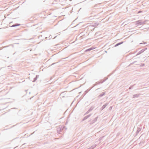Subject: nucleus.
<instances>
[{"label":"nucleus","instance_id":"21","mask_svg":"<svg viewBox=\"0 0 149 149\" xmlns=\"http://www.w3.org/2000/svg\"><path fill=\"white\" fill-rule=\"evenodd\" d=\"M89 112H90V111H89V110H88L85 114L84 115L87 114H88Z\"/></svg>","mask_w":149,"mask_h":149},{"label":"nucleus","instance_id":"31","mask_svg":"<svg viewBox=\"0 0 149 149\" xmlns=\"http://www.w3.org/2000/svg\"><path fill=\"white\" fill-rule=\"evenodd\" d=\"M99 88H97L96 90L98 89Z\"/></svg>","mask_w":149,"mask_h":149},{"label":"nucleus","instance_id":"19","mask_svg":"<svg viewBox=\"0 0 149 149\" xmlns=\"http://www.w3.org/2000/svg\"><path fill=\"white\" fill-rule=\"evenodd\" d=\"M93 49L92 48H90L86 50V52L89 51H90V50H92Z\"/></svg>","mask_w":149,"mask_h":149},{"label":"nucleus","instance_id":"6","mask_svg":"<svg viewBox=\"0 0 149 149\" xmlns=\"http://www.w3.org/2000/svg\"><path fill=\"white\" fill-rule=\"evenodd\" d=\"M108 104L107 103H106L104 105L100 108V110L101 111H102L103 110L105 107H106L108 105Z\"/></svg>","mask_w":149,"mask_h":149},{"label":"nucleus","instance_id":"20","mask_svg":"<svg viewBox=\"0 0 149 149\" xmlns=\"http://www.w3.org/2000/svg\"><path fill=\"white\" fill-rule=\"evenodd\" d=\"M147 21V20H144L143 21L142 20V24H145L146 23V22Z\"/></svg>","mask_w":149,"mask_h":149},{"label":"nucleus","instance_id":"11","mask_svg":"<svg viewBox=\"0 0 149 149\" xmlns=\"http://www.w3.org/2000/svg\"><path fill=\"white\" fill-rule=\"evenodd\" d=\"M141 94H136L134 95L133 96V98H135V97L137 98Z\"/></svg>","mask_w":149,"mask_h":149},{"label":"nucleus","instance_id":"30","mask_svg":"<svg viewBox=\"0 0 149 149\" xmlns=\"http://www.w3.org/2000/svg\"><path fill=\"white\" fill-rule=\"evenodd\" d=\"M136 61H135L134 62V63H135Z\"/></svg>","mask_w":149,"mask_h":149},{"label":"nucleus","instance_id":"9","mask_svg":"<svg viewBox=\"0 0 149 149\" xmlns=\"http://www.w3.org/2000/svg\"><path fill=\"white\" fill-rule=\"evenodd\" d=\"M38 77H39L38 75H36V77L34 78L33 80L32 81V82H34L35 81H36V80L37 79Z\"/></svg>","mask_w":149,"mask_h":149},{"label":"nucleus","instance_id":"2","mask_svg":"<svg viewBox=\"0 0 149 149\" xmlns=\"http://www.w3.org/2000/svg\"><path fill=\"white\" fill-rule=\"evenodd\" d=\"M107 79V78L105 79L104 80H103L102 81V80H101V81H100V82L98 81V82H96L95 83V84L94 85V86H93V87L97 85H98L101 83H102L103 82H104Z\"/></svg>","mask_w":149,"mask_h":149},{"label":"nucleus","instance_id":"10","mask_svg":"<svg viewBox=\"0 0 149 149\" xmlns=\"http://www.w3.org/2000/svg\"><path fill=\"white\" fill-rule=\"evenodd\" d=\"M38 77H39L38 75H36V77L34 78L33 80L32 81V82H34L35 81H36V80L37 79Z\"/></svg>","mask_w":149,"mask_h":149},{"label":"nucleus","instance_id":"26","mask_svg":"<svg viewBox=\"0 0 149 149\" xmlns=\"http://www.w3.org/2000/svg\"><path fill=\"white\" fill-rule=\"evenodd\" d=\"M147 43V42H144V43H140L139 44H146Z\"/></svg>","mask_w":149,"mask_h":149},{"label":"nucleus","instance_id":"13","mask_svg":"<svg viewBox=\"0 0 149 149\" xmlns=\"http://www.w3.org/2000/svg\"><path fill=\"white\" fill-rule=\"evenodd\" d=\"M123 42H119V43H118L116 44L115 45V47H117L118 46L123 44Z\"/></svg>","mask_w":149,"mask_h":149},{"label":"nucleus","instance_id":"27","mask_svg":"<svg viewBox=\"0 0 149 149\" xmlns=\"http://www.w3.org/2000/svg\"><path fill=\"white\" fill-rule=\"evenodd\" d=\"M112 107L111 106L109 108V110H111L112 109Z\"/></svg>","mask_w":149,"mask_h":149},{"label":"nucleus","instance_id":"24","mask_svg":"<svg viewBox=\"0 0 149 149\" xmlns=\"http://www.w3.org/2000/svg\"><path fill=\"white\" fill-rule=\"evenodd\" d=\"M145 65V64L144 63H142L141 64V66H143Z\"/></svg>","mask_w":149,"mask_h":149},{"label":"nucleus","instance_id":"28","mask_svg":"<svg viewBox=\"0 0 149 149\" xmlns=\"http://www.w3.org/2000/svg\"><path fill=\"white\" fill-rule=\"evenodd\" d=\"M141 12H142V11H138V13H141Z\"/></svg>","mask_w":149,"mask_h":149},{"label":"nucleus","instance_id":"25","mask_svg":"<svg viewBox=\"0 0 149 149\" xmlns=\"http://www.w3.org/2000/svg\"><path fill=\"white\" fill-rule=\"evenodd\" d=\"M134 86V85H132V86H130V87L129 88V89H132V86Z\"/></svg>","mask_w":149,"mask_h":149},{"label":"nucleus","instance_id":"23","mask_svg":"<svg viewBox=\"0 0 149 149\" xmlns=\"http://www.w3.org/2000/svg\"><path fill=\"white\" fill-rule=\"evenodd\" d=\"M91 114H89L87 116H86L87 118H89L91 115Z\"/></svg>","mask_w":149,"mask_h":149},{"label":"nucleus","instance_id":"14","mask_svg":"<svg viewBox=\"0 0 149 149\" xmlns=\"http://www.w3.org/2000/svg\"><path fill=\"white\" fill-rule=\"evenodd\" d=\"M94 108V106H92L89 109V111H90V112Z\"/></svg>","mask_w":149,"mask_h":149},{"label":"nucleus","instance_id":"3","mask_svg":"<svg viewBox=\"0 0 149 149\" xmlns=\"http://www.w3.org/2000/svg\"><path fill=\"white\" fill-rule=\"evenodd\" d=\"M147 49V48H145L144 49H142L136 55V56H137L141 54L142 53H143V52H144Z\"/></svg>","mask_w":149,"mask_h":149},{"label":"nucleus","instance_id":"8","mask_svg":"<svg viewBox=\"0 0 149 149\" xmlns=\"http://www.w3.org/2000/svg\"><path fill=\"white\" fill-rule=\"evenodd\" d=\"M105 92H102L101 94H100L98 95V97H102V96H103L104 95H105Z\"/></svg>","mask_w":149,"mask_h":149},{"label":"nucleus","instance_id":"1","mask_svg":"<svg viewBox=\"0 0 149 149\" xmlns=\"http://www.w3.org/2000/svg\"><path fill=\"white\" fill-rule=\"evenodd\" d=\"M98 118V116L96 117L93 120H89L88 122L90 123L89 124L90 125H91L93 124L94 123L96 122L97 120V119Z\"/></svg>","mask_w":149,"mask_h":149},{"label":"nucleus","instance_id":"29","mask_svg":"<svg viewBox=\"0 0 149 149\" xmlns=\"http://www.w3.org/2000/svg\"><path fill=\"white\" fill-rule=\"evenodd\" d=\"M134 63V62H133L132 63H130V65H132Z\"/></svg>","mask_w":149,"mask_h":149},{"label":"nucleus","instance_id":"7","mask_svg":"<svg viewBox=\"0 0 149 149\" xmlns=\"http://www.w3.org/2000/svg\"><path fill=\"white\" fill-rule=\"evenodd\" d=\"M58 128H60V129H61V130H60L61 132H62L63 129L65 128V126H60L58 127Z\"/></svg>","mask_w":149,"mask_h":149},{"label":"nucleus","instance_id":"5","mask_svg":"<svg viewBox=\"0 0 149 149\" xmlns=\"http://www.w3.org/2000/svg\"><path fill=\"white\" fill-rule=\"evenodd\" d=\"M142 129L141 125H139L138 127L137 128L136 132L139 133L141 130Z\"/></svg>","mask_w":149,"mask_h":149},{"label":"nucleus","instance_id":"22","mask_svg":"<svg viewBox=\"0 0 149 149\" xmlns=\"http://www.w3.org/2000/svg\"><path fill=\"white\" fill-rule=\"evenodd\" d=\"M104 137V136H102V137H100V139H99V140H101L102 139V138H103V137Z\"/></svg>","mask_w":149,"mask_h":149},{"label":"nucleus","instance_id":"18","mask_svg":"<svg viewBox=\"0 0 149 149\" xmlns=\"http://www.w3.org/2000/svg\"><path fill=\"white\" fill-rule=\"evenodd\" d=\"M88 118H87V116H86L83 118V119H82V121H84L85 120H86V119H87Z\"/></svg>","mask_w":149,"mask_h":149},{"label":"nucleus","instance_id":"17","mask_svg":"<svg viewBox=\"0 0 149 149\" xmlns=\"http://www.w3.org/2000/svg\"><path fill=\"white\" fill-rule=\"evenodd\" d=\"M93 88V87H92L90 89H87V90L86 91H85V93L86 94L88 92L90 91V90L92 88Z\"/></svg>","mask_w":149,"mask_h":149},{"label":"nucleus","instance_id":"4","mask_svg":"<svg viewBox=\"0 0 149 149\" xmlns=\"http://www.w3.org/2000/svg\"><path fill=\"white\" fill-rule=\"evenodd\" d=\"M142 20H139L136 22V24L138 25H142Z\"/></svg>","mask_w":149,"mask_h":149},{"label":"nucleus","instance_id":"15","mask_svg":"<svg viewBox=\"0 0 149 149\" xmlns=\"http://www.w3.org/2000/svg\"><path fill=\"white\" fill-rule=\"evenodd\" d=\"M60 128H57V132L58 133V134H61V130H60Z\"/></svg>","mask_w":149,"mask_h":149},{"label":"nucleus","instance_id":"12","mask_svg":"<svg viewBox=\"0 0 149 149\" xmlns=\"http://www.w3.org/2000/svg\"><path fill=\"white\" fill-rule=\"evenodd\" d=\"M20 25V24L16 23V24H14L13 25L11 26V27H15V26H19Z\"/></svg>","mask_w":149,"mask_h":149},{"label":"nucleus","instance_id":"16","mask_svg":"<svg viewBox=\"0 0 149 149\" xmlns=\"http://www.w3.org/2000/svg\"><path fill=\"white\" fill-rule=\"evenodd\" d=\"M99 25V24L97 23H95L93 24V25L92 26H93L96 27Z\"/></svg>","mask_w":149,"mask_h":149}]
</instances>
